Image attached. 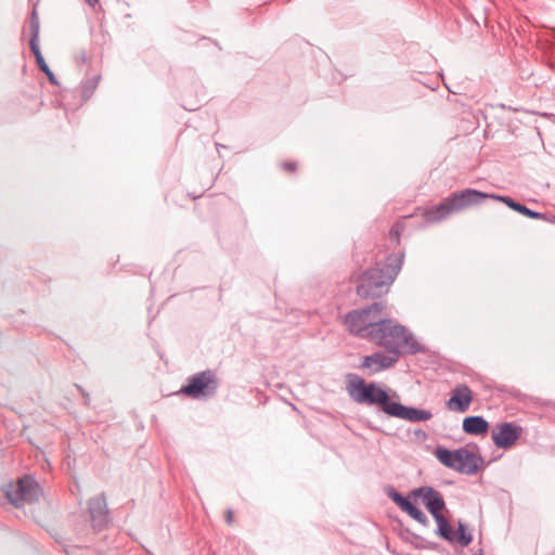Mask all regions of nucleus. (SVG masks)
Instances as JSON below:
<instances>
[{"label": "nucleus", "mask_w": 555, "mask_h": 555, "mask_svg": "<svg viewBox=\"0 0 555 555\" xmlns=\"http://www.w3.org/2000/svg\"><path fill=\"white\" fill-rule=\"evenodd\" d=\"M349 396L359 404L378 405L380 410L392 417L409 422H423L431 418V413L413 406H405L400 402L391 401L388 392L376 383L366 384L356 376L348 387Z\"/></svg>", "instance_id": "obj_1"}, {"label": "nucleus", "mask_w": 555, "mask_h": 555, "mask_svg": "<svg viewBox=\"0 0 555 555\" xmlns=\"http://www.w3.org/2000/svg\"><path fill=\"white\" fill-rule=\"evenodd\" d=\"M403 263L402 254L390 255L385 262H377L360 278L357 294L362 298H375L387 293Z\"/></svg>", "instance_id": "obj_2"}, {"label": "nucleus", "mask_w": 555, "mask_h": 555, "mask_svg": "<svg viewBox=\"0 0 555 555\" xmlns=\"http://www.w3.org/2000/svg\"><path fill=\"white\" fill-rule=\"evenodd\" d=\"M388 353L399 358L401 353L413 354L420 351V344L408 330L392 319L383 317L371 339Z\"/></svg>", "instance_id": "obj_3"}, {"label": "nucleus", "mask_w": 555, "mask_h": 555, "mask_svg": "<svg viewBox=\"0 0 555 555\" xmlns=\"http://www.w3.org/2000/svg\"><path fill=\"white\" fill-rule=\"evenodd\" d=\"M385 302L378 301L365 308L352 310L344 317V325L352 335L371 341L385 315Z\"/></svg>", "instance_id": "obj_4"}, {"label": "nucleus", "mask_w": 555, "mask_h": 555, "mask_svg": "<svg viewBox=\"0 0 555 555\" xmlns=\"http://www.w3.org/2000/svg\"><path fill=\"white\" fill-rule=\"evenodd\" d=\"M217 388L218 379L215 372L206 370L191 376L180 392L192 399H202L215 396Z\"/></svg>", "instance_id": "obj_5"}, {"label": "nucleus", "mask_w": 555, "mask_h": 555, "mask_svg": "<svg viewBox=\"0 0 555 555\" xmlns=\"http://www.w3.org/2000/svg\"><path fill=\"white\" fill-rule=\"evenodd\" d=\"M39 486L29 476L21 478L16 483H10L5 487V496L10 503L16 507L24 503H31L38 499Z\"/></svg>", "instance_id": "obj_6"}, {"label": "nucleus", "mask_w": 555, "mask_h": 555, "mask_svg": "<svg viewBox=\"0 0 555 555\" xmlns=\"http://www.w3.org/2000/svg\"><path fill=\"white\" fill-rule=\"evenodd\" d=\"M522 427L515 423H500L492 429V440L498 448L508 449L513 447L522 435Z\"/></svg>", "instance_id": "obj_7"}, {"label": "nucleus", "mask_w": 555, "mask_h": 555, "mask_svg": "<svg viewBox=\"0 0 555 555\" xmlns=\"http://www.w3.org/2000/svg\"><path fill=\"white\" fill-rule=\"evenodd\" d=\"M482 465V459L466 449L453 451V469L466 475H475Z\"/></svg>", "instance_id": "obj_8"}, {"label": "nucleus", "mask_w": 555, "mask_h": 555, "mask_svg": "<svg viewBox=\"0 0 555 555\" xmlns=\"http://www.w3.org/2000/svg\"><path fill=\"white\" fill-rule=\"evenodd\" d=\"M446 503L440 494L437 491L436 495L431 499L429 504H427L426 508L430 512L435 520L438 525V533L446 540L451 541V524L448 519L442 515V509H444Z\"/></svg>", "instance_id": "obj_9"}, {"label": "nucleus", "mask_w": 555, "mask_h": 555, "mask_svg": "<svg viewBox=\"0 0 555 555\" xmlns=\"http://www.w3.org/2000/svg\"><path fill=\"white\" fill-rule=\"evenodd\" d=\"M398 359L395 354L377 351L363 358L361 369L369 370L371 374H374L391 367Z\"/></svg>", "instance_id": "obj_10"}, {"label": "nucleus", "mask_w": 555, "mask_h": 555, "mask_svg": "<svg viewBox=\"0 0 555 555\" xmlns=\"http://www.w3.org/2000/svg\"><path fill=\"white\" fill-rule=\"evenodd\" d=\"M89 513L94 529H102L108 522V511L104 494L90 499Z\"/></svg>", "instance_id": "obj_11"}, {"label": "nucleus", "mask_w": 555, "mask_h": 555, "mask_svg": "<svg viewBox=\"0 0 555 555\" xmlns=\"http://www.w3.org/2000/svg\"><path fill=\"white\" fill-rule=\"evenodd\" d=\"M488 197L489 195L487 193L472 189H467L459 194L453 193V210H460L479 204Z\"/></svg>", "instance_id": "obj_12"}, {"label": "nucleus", "mask_w": 555, "mask_h": 555, "mask_svg": "<svg viewBox=\"0 0 555 555\" xmlns=\"http://www.w3.org/2000/svg\"><path fill=\"white\" fill-rule=\"evenodd\" d=\"M474 396L473 391L466 385H457L453 388V410L457 412H466L472 402Z\"/></svg>", "instance_id": "obj_13"}, {"label": "nucleus", "mask_w": 555, "mask_h": 555, "mask_svg": "<svg viewBox=\"0 0 555 555\" xmlns=\"http://www.w3.org/2000/svg\"><path fill=\"white\" fill-rule=\"evenodd\" d=\"M451 212V198L446 197L440 204L435 205L423 212V217L426 222L433 223L438 222Z\"/></svg>", "instance_id": "obj_14"}, {"label": "nucleus", "mask_w": 555, "mask_h": 555, "mask_svg": "<svg viewBox=\"0 0 555 555\" xmlns=\"http://www.w3.org/2000/svg\"><path fill=\"white\" fill-rule=\"evenodd\" d=\"M489 429V423L482 416H468L463 421V430L469 435H483Z\"/></svg>", "instance_id": "obj_15"}, {"label": "nucleus", "mask_w": 555, "mask_h": 555, "mask_svg": "<svg viewBox=\"0 0 555 555\" xmlns=\"http://www.w3.org/2000/svg\"><path fill=\"white\" fill-rule=\"evenodd\" d=\"M492 197L505 203L509 208H512L513 210H515L528 218H532V219H544L545 218L543 214L533 211V210L529 209L528 207H526L525 205L515 202L513 198H511L508 196H492Z\"/></svg>", "instance_id": "obj_16"}, {"label": "nucleus", "mask_w": 555, "mask_h": 555, "mask_svg": "<svg viewBox=\"0 0 555 555\" xmlns=\"http://www.w3.org/2000/svg\"><path fill=\"white\" fill-rule=\"evenodd\" d=\"M29 29H30V40H29V47L30 49H35L39 47V29H40V23H39V16L37 13V10L34 9L29 16Z\"/></svg>", "instance_id": "obj_17"}, {"label": "nucleus", "mask_w": 555, "mask_h": 555, "mask_svg": "<svg viewBox=\"0 0 555 555\" xmlns=\"http://www.w3.org/2000/svg\"><path fill=\"white\" fill-rule=\"evenodd\" d=\"M453 541L461 546H467L473 541V534L465 524L459 521L457 529H453Z\"/></svg>", "instance_id": "obj_18"}, {"label": "nucleus", "mask_w": 555, "mask_h": 555, "mask_svg": "<svg viewBox=\"0 0 555 555\" xmlns=\"http://www.w3.org/2000/svg\"><path fill=\"white\" fill-rule=\"evenodd\" d=\"M436 493L437 490H435L433 487L424 486L413 489L410 493V496L413 499H421L423 504L427 506Z\"/></svg>", "instance_id": "obj_19"}, {"label": "nucleus", "mask_w": 555, "mask_h": 555, "mask_svg": "<svg viewBox=\"0 0 555 555\" xmlns=\"http://www.w3.org/2000/svg\"><path fill=\"white\" fill-rule=\"evenodd\" d=\"M30 50L36 59L37 65L40 68V70H42L48 76L51 83L56 85L57 81L55 79V76L49 68L48 64L46 63V61L41 54L40 48L38 47L35 49H30Z\"/></svg>", "instance_id": "obj_20"}, {"label": "nucleus", "mask_w": 555, "mask_h": 555, "mask_svg": "<svg viewBox=\"0 0 555 555\" xmlns=\"http://www.w3.org/2000/svg\"><path fill=\"white\" fill-rule=\"evenodd\" d=\"M401 509L420 524L425 525L428 520L426 515L418 507H416L410 500H408L404 503Z\"/></svg>", "instance_id": "obj_21"}, {"label": "nucleus", "mask_w": 555, "mask_h": 555, "mask_svg": "<svg viewBox=\"0 0 555 555\" xmlns=\"http://www.w3.org/2000/svg\"><path fill=\"white\" fill-rule=\"evenodd\" d=\"M100 79H101V76L95 75L92 78L87 79L86 81L82 82L81 92H82L83 98L88 99L92 95L94 90L98 88Z\"/></svg>", "instance_id": "obj_22"}, {"label": "nucleus", "mask_w": 555, "mask_h": 555, "mask_svg": "<svg viewBox=\"0 0 555 555\" xmlns=\"http://www.w3.org/2000/svg\"><path fill=\"white\" fill-rule=\"evenodd\" d=\"M437 457L443 465H446L447 467H451V450H449V449L437 450Z\"/></svg>", "instance_id": "obj_23"}, {"label": "nucleus", "mask_w": 555, "mask_h": 555, "mask_svg": "<svg viewBox=\"0 0 555 555\" xmlns=\"http://www.w3.org/2000/svg\"><path fill=\"white\" fill-rule=\"evenodd\" d=\"M389 496L391 498V500L401 508L404 503L409 500L406 498H404L403 495H401L400 493H398L397 491L392 490L391 492H389Z\"/></svg>", "instance_id": "obj_24"}, {"label": "nucleus", "mask_w": 555, "mask_h": 555, "mask_svg": "<svg viewBox=\"0 0 555 555\" xmlns=\"http://www.w3.org/2000/svg\"><path fill=\"white\" fill-rule=\"evenodd\" d=\"M401 230H402L401 224L397 223V224H395V225L391 228V230H390V235H391V236H393V237H396V238L398 240V238H399V236H400V232H401Z\"/></svg>", "instance_id": "obj_25"}, {"label": "nucleus", "mask_w": 555, "mask_h": 555, "mask_svg": "<svg viewBox=\"0 0 555 555\" xmlns=\"http://www.w3.org/2000/svg\"><path fill=\"white\" fill-rule=\"evenodd\" d=\"M282 167L285 170L295 171L296 170V163H294V162H285V163H283Z\"/></svg>", "instance_id": "obj_26"}, {"label": "nucleus", "mask_w": 555, "mask_h": 555, "mask_svg": "<svg viewBox=\"0 0 555 555\" xmlns=\"http://www.w3.org/2000/svg\"><path fill=\"white\" fill-rule=\"evenodd\" d=\"M225 520H227V522H228L229 525H231V524H232V521H233V512H232V509H228V511H227V517H225Z\"/></svg>", "instance_id": "obj_27"}, {"label": "nucleus", "mask_w": 555, "mask_h": 555, "mask_svg": "<svg viewBox=\"0 0 555 555\" xmlns=\"http://www.w3.org/2000/svg\"><path fill=\"white\" fill-rule=\"evenodd\" d=\"M446 405H447L448 409L451 410V405H452L451 398L446 401Z\"/></svg>", "instance_id": "obj_28"}, {"label": "nucleus", "mask_w": 555, "mask_h": 555, "mask_svg": "<svg viewBox=\"0 0 555 555\" xmlns=\"http://www.w3.org/2000/svg\"><path fill=\"white\" fill-rule=\"evenodd\" d=\"M89 4L94 5L99 0H86Z\"/></svg>", "instance_id": "obj_29"}, {"label": "nucleus", "mask_w": 555, "mask_h": 555, "mask_svg": "<svg viewBox=\"0 0 555 555\" xmlns=\"http://www.w3.org/2000/svg\"><path fill=\"white\" fill-rule=\"evenodd\" d=\"M444 86H446L447 90H448L449 92H451V88H450V86H449L446 81H444Z\"/></svg>", "instance_id": "obj_30"}]
</instances>
